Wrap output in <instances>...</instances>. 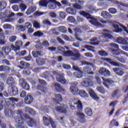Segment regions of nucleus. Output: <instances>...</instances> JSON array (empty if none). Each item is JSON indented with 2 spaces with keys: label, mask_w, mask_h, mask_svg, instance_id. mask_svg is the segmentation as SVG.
Returning a JSON list of instances; mask_svg holds the SVG:
<instances>
[{
  "label": "nucleus",
  "mask_w": 128,
  "mask_h": 128,
  "mask_svg": "<svg viewBox=\"0 0 128 128\" xmlns=\"http://www.w3.org/2000/svg\"><path fill=\"white\" fill-rule=\"evenodd\" d=\"M14 112L10 109L6 108L5 110V114L8 116H14Z\"/></svg>",
  "instance_id": "nucleus-30"
},
{
  "label": "nucleus",
  "mask_w": 128,
  "mask_h": 128,
  "mask_svg": "<svg viewBox=\"0 0 128 128\" xmlns=\"http://www.w3.org/2000/svg\"><path fill=\"white\" fill-rule=\"evenodd\" d=\"M36 62L37 64L40 66H42V64H46V60H44V59L38 58L36 60Z\"/></svg>",
  "instance_id": "nucleus-34"
},
{
  "label": "nucleus",
  "mask_w": 128,
  "mask_h": 128,
  "mask_svg": "<svg viewBox=\"0 0 128 128\" xmlns=\"http://www.w3.org/2000/svg\"><path fill=\"white\" fill-rule=\"evenodd\" d=\"M80 14L81 16H84V18H87V20H90V16H92L90 14H88V13L84 11H82L80 12Z\"/></svg>",
  "instance_id": "nucleus-31"
},
{
  "label": "nucleus",
  "mask_w": 128,
  "mask_h": 128,
  "mask_svg": "<svg viewBox=\"0 0 128 128\" xmlns=\"http://www.w3.org/2000/svg\"><path fill=\"white\" fill-rule=\"evenodd\" d=\"M67 20L68 22H74L76 19L72 16H69L67 18Z\"/></svg>",
  "instance_id": "nucleus-55"
},
{
  "label": "nucleus",
  "mask_w": 128,
  "mask_h": 128,
  "mask_svg": "<svg viewBox=\"0 0 128 128\" xmlns=\"http://www.w3.org/2000/svg\"><path fill=\"white\" fill-rule=\"evenodd\" d=\"M0 100H0V110H1L3 108L2 102H4V98L2 97V93H0Z\"/></svg>",
  "instance_id": "nucleus-48"
},
{
  "label": "nucleus",
  "mask_w": 128,
  "mask_h": 128,
  "mask_svg": "<svg viewBox=\"0 0 128 128\" xmlns=\"http://www.w3.org/2000/svg\"><path fill=\"white\" fill-rule=\"evenodd\" d=\"M103 60L108 62L111 66H120V63L114 62L110 58H104Z\"/></svg>",
  "instance_id": "nucleus-15"
},
{
  "label": "nucleus",
  "mask_w": 128,
  "mask_h": 128,
  "mask_svg": "<svg viewBox=\"0 0 128 128\" xmlns=\"http://www.w3.org/2000/svg\"><path fill=\"white\" fill-rule=\"evenodd\" d=\"M72 2H76V4H84L86 1L84 0H72Z\"/></svg>",
  "instance_id": "nucleus-47"
},
{
  "label": "nucleus",
  "mask_w": 128,
  "mask_h": 128,
  "mask_svg": "<svg viewBox=\"0 0 128 128\" xmlns=\"http://www.w3.org/2000/svg\"><path fill=\"white\" fill-rule=\"evenodd\" d=\"M32 54L34 56V58H38V56H40V52H32Z\"/></svg>",
  "instance_id": "nucleus-63"
},
{
  "label": "nucleus",
  "mask_w": 128,
  "mask_h": 128,
  "mask_svg": "<svg viewBox=\"0 0 128 128\" xmlns=\"http://www.w3.org/2000/svg\"><path fill=\"white\" fill-rule=\"evenodd\" d=\"M15 46L17 48H20L22 46V40H18L15 42Z\"/></svg>",
  "instance_id": "nucleus-53"
},
{
  "label": "nucleus",
  "mask_w": 128,
  "mask_h": 128,
  "mask_svg": "<svg viewBox=\"0 0 128 128\" xmlns=\"http://www.w3.org/2000/svg\"><path fill=\"white\" fill-rule=\"evenodd\" d=\"M74 30L76 32V34H74V36L76 40H79V42H82V40L78 38V34H80L82 32V30H80V28H76L74 29Z\"/></svg>",
  "instance_id": "nucleus-20"
},
{
  "label": "nucleus",
  "mask_w": 128,
  "mask_h": 128,
  "mask_svg": "<svg viewBox=\"0 0 128 128\" xmlns=\"http://www.w3.org/2000/svg\"><path fill=\"white\" fill-rule=\"evenodd\" d=\"M115 58L117 60L120 62H122V64H125L126 62L127 59L126 58L125 56H116Z\"/></svg>",
  "instance_id": "nucleus-27"
},
{
  "label": "nucleus",
  "mask_w": 128,
  "mask_h": 128,
  "mask_svg": "<svg viewBox=\"0 0 128 128\" xmlns=\"http://www.w3.org/2000/svg\"><path fill=\"white\" fill-rule=\"evenodd\" d=\"M8 92L10 96H16V94H18V88H16V86H9Z\"/></svg>",
  "instance_id": "nucleus-7"
},
{
  "label": "nucleus",
  "mask_w": 128,
  "mask_h": 128,
  "mask_svg": "<svg viewBox=\"0 0 128 128\" xmlns=\"http://www.w3.org/2000/svg\"><path fill=\"white\" fill-rule=\"evenodd\" d=\"M74 56V52L72 50H68L64 52V56Z\"/></svg>",
  "instance_id": "nucleus-40"
},
{
  "label": "nucleus",
  "mask_w": 128,
  "mask_h": 128,
  "mask_svg": "<svg viewBox=\"0 0 128 128\" xmlns=\"http://www.w3.org/2000/svg\"><path fill=\"white\" fill-rule=\"evenodd\" d=\"M56 80L64 84V76L58 75L56 76Z\"/></svg>",
  "instance_id": "nucleus-29"
},
{
  "label": "nucleus",
  "mask_w": 128,
  "mask_h": 128,
  "mask_svg": "<svg viewBox=\"0 0 128 128\" xmlns=\"http://www.w3.org/2000/svg\"><path fill=\"white\" fill-rule=\"evenodd\" d=\"M36 10V7L33 6H30L29 8H28L26 12V14H28V16H30V14H32L34 12H35V10Z\"/></svg>",
  "instance_id": "nucleus-23"
},
{
  "label": "nucleus",
  "mask_w": 128,
  "mask_h": 128,
  "mask_svg": "<svg viewBox=\"0 0 128 128\" xmlns=\"http://www.w3.org/2000/svg\"><path fill=\"white\" fill-rule=\"evenodd\" d=\"M120 89H116L114 90L111 94L112 98H116V96H118V94H120Z\"/></svg>",
  "instance_id": "nucleus-37"
},
{
  "label": "nucleus",
  "mask_w": 128,
  "mask_h": 128,
  "mask_svg": "<svg viewBox=\"0 0 128 128\" xmlns=\"http://www.w3.org/2000/svg\"><path fill=\"white\" fill-rule=\"evenodd\" d=\"M78 82H74L70 87V92H72L73 94H76V96L78 94V92H80V90L78 88Z\"/></svg>",
  "instance_id": "nucleus-5"
},
{
  "label": "nucleus",
  "mask_w": 128,
  "mask_h": 128,
  "mask_svg": "<svg viewBox=\"0 0 128 128\" xmlns=\"http://www.w3.org/2000/svg\"><path fill=\"white\" fill-rule=\"evenodd\" d=\"M6 8V2L4 1L0 2V8L1 10H4Z\"/></svg>",
  "instance_id": "nucleus-45"
},
{
  "label": "nucleus",
  "mask_w": 128,
  "mask_h": 128,
  "mask_svg": "<svg viewBox=\"0 0 128 128\" xmlns=\"http://www.w3.org/2000/svg\"><path fill=\"white\" fill-rule=\"evenodd\" d=\"M102 80H103L104 86L108 89L110 88V86H112L114 84V81L110 78H102Z\"/></svg>",
  "instance_id": "nucleus-6"
},
{
  "label": "nucleus",
  "mask_w": 128,
  "mask_h": 128,
  "mask_svg": "<svg viewBox=\"0 0 128 128\" xmlns=\"http://www.w3.org/2000/svg\"><path fill=\"white\" fill-rule=\"evenodd\" d=\"M54 86L57 90L58 92H62V86H60V84L56 83Z\"/></svg>",
  "instance_id": "nucleus-62"
},
{
  "label": "nucleus",
  "mask_w": 128,
  "mask_h": 128,
  "mask_svg": "<svg viewBox=\"0 0 128 128\" xmlns=\"http://www.w3.org/2000/svg\"><path fill=\"white\" fill-rule=\"evenodd\" d=\"M33 36H39V37L43 36L44 33L40 31H37V32H34V34H33Z\"/></svg>",
  "instance_id": "nucleus-46"
},
{
  "label": "nucleus",
  "mask_w": 128,
  "mask_h": 128,
  "mask_svg": "<svg viewBox=\"0 0 128 128\" xmlns=\"http://www.w3.org/2000/svg\"><path fill=\"white\" fill-rule=\"evenodd\" d=\"M118 100H115V101L112 102L110 104L109 106H112L114 107V106H116L118 104Z\"/></svg>",
  "instance_id": "nucleus-59"
},
{
  "label": "nucleus",
  "mask_w": 128,
  "mask_h": 128,
  "mask_svg": "<svg viewBox=\"0 0 128 128\" xmlns=\"http://www.w3.org/2000/svg\"><path fill=\"white\" fill-rule=\"evenodd\" d=\"M78 94H80L81 98H88V93H86V92L84 90H79Z\"/></svg>",
  "instance_id": "nucleus-25"
},
{
  "label": "nucleus",
  "mask_w": 128,
  "mask_h": 128,
  "mask_svg": "<svg viewBox=\"0 0 128 128\" xmlns=\"http://www.w3.org/2000/svg\"><path fill=\"white\" fill-rule=\"evenodd\" d=\"M19 8L21 10V12H24L26 10V5L22 3L20 4Z\"/></svg>",
  "instance_id": "nucleus-44"
},
{
  "label": "nucleus",
  "mask_w": 128,
  "mask_h": 128,
  "mask_svg": "<svg viewBox=\"0 0 128 128\" xmlns=\"http://www.w3.org/2000/svg\"><path fill=\"white\" fill-rule=\"evenodd\" d=\"M16 40V36H12L9 38V42H14Z\"/></svg>",
  "instance_id": "nucleus-50"
},
{
  "label": "nucleus",
  "mask_w": 128,
  "mask_h": 128,
  "mask_svg": "<svg viewBox=\"0 0 128 128\" xmlns=\"http://www.w3.org/2000/svg\"><path fill=\"white\" fill-rule=\"evenodd\" d=\"M122 50H112V53L114 56H120V54H124V52Z\"/></svg>",
  "instance_id": "nucleus-26"
},
{
  "label": "nucleus",
  "mask_w": 128,
  "mask_h": 128,
  "mask_svg": "<svg viewBox=\"0 0 128 128\" xmlns=\"http://www.w3.org/2000/svg\"><path fill=\"white\" fill-rule=\"evenodd\" d=\"M85 114L88 116H92V110L90 108H87L85 109Z\"/></svg>",
  "instance_id": "nucleus-33"
},
{
  "label": "nucleus",
  "mask_w": 128,
  "mask_h": 128,
  "mask_svg": "<svg viewBox=\"0 0 128 128\" xmlns=\"http://www.w3.org/2000/svg\"><path fill=\"white\" fill-rule=\"evenodd\" d=\"M82 84L86 88H88V86H92V82L90 79L86 78L83 80Z\"/></svg>",
  "instance_id": "nucleus-17"
},
{
  "label": "nucleus",
  "mask_w": 128,
  "mask_h": 128,
  "mask_svg": "<svg viewBox=\"0 0 128 128\" xmlns=\"http://www.w3.org/2000/svg\"><path fill=\"white\" fill-rule=\"evenodd\" d=\"M42 46H46V48H48V46H50V44H48V41H44L42 46H40V43L37 42L36 44V48H38V50H40L41 48H42Z\"/></svg>",
  "instance_id": "nucleus-19"
},
{
  "label": "nucleus",
  "mask_w": 128,
  "mask_h": 128,
  "mask_svg": "<svg viewBox=\"0 0 128 128\" xmlns=\"http://www.w3.org/2000/svg\"><path fill=\"white\" fill-rule=\"evenodd\" d=\"M74 114L76 116H77V118H78L79 120L81 122H86V115H84V114L75 111Z\"/></svg>",
  "instance_id": "nucleus-8"
},
{
  "label": "nucleus",
  "mask_w": 128,
  "mask_h": 128,
  "mask_svg": "<svg viewBox=\"0 0 128 128\" xmlns=\"http://www.w3.org/2000/svg\"><path fill=\"white\" fill-rule=\"evenodd\" d=\"M108 12L112 14H116L117 10L116 8H111L108 9Z\"/></svg>",
  "instance_id": "nucleus-49"
},
{
  "label": "nucleus",
  "mask_w": 128,
  "mask_h": 128,
  "mask_svg": "<svg viewBox=\"0 0 128 128\" xmlns=\"http://www.w3.org/2000/svg\"><path fill=\"white\" fill-rule=\"evenodd\" d=\"M90 20L89 22L90 24L94 26H96L97 28H100V26H102V24L99 22L98 20L94 17H92L91 15L90 18H89Z\"/></svg>",
  "instance_id": "nucleus-10"
},
{
  "label": "nucleus",
  "mask_w": 128,
  "mask_h": 128,
  "mask_svg": "<svg viewBox=\"0 0 128 128\" xmlns=\"http://www.w3.org/2000/svg\"><path fill=\"white\" fill-rule=\"evenodd\" d=\"M12 28V26L10 24H4L3 26L4 30H11Z\"/></svg>",
  "instance_id": "nucleus-54"
},
{
  "label": "nucleus",
  "mask_w": 128,
  "mask_h": 128,
  "mask_svg": "<svg viewBox=\"0 0 128 128\" xmlns=\"http://www.w3.org/2000/svg\"><path fill=\"white\" fill-rule=\"evenodd\" d=\"M72 104H76V108L78 110L82 112V103L80 100H78L77 102H76V98H74V100H72Z\"/></svg>",
  "instance_id": "nucleus-14"
},
{
  "label": "nucleus",
  "mask_w": 128,
  "mask_h": 128,
  "mask_svg": "<svg viewBox=\"0 0 128 128\" xmlns=\"http://www.w3.org/2000/svg\"><path fill=\"white\" fill-rule=\"evenodd\" d=\"M112 26L115 28V32H122V29L120 28V26L118 24H112Z\"/></svg>",
  "instance_id": "nucleus-28"
},
{
  "label": "nucleus",
  "mask_w": 128,
  "mask_h": 128,
  "mask_svg": "<svg viewBox=\"0 0 128 128\" xmlns=\"http://www.w3.org/2000/svg\"><path fill=\"white\" fill-rule=\"evenodd\" d=\"M99 73L104 76H110V72L106 68H101L99 70Z\"/></svg>",
  "instance_id": "nucleus-13"
},
{
  "label": "nucleus",
  "mask_w": 128,
  "mask_h": 128,
  "mask_svg": "<svg viewBox=\"0 0 128 128\" xmlns=\"http://www.w3.org/2000/svg\"><path fill=\"white\" fill-rule=\"evenodd\" d=\"M113 72L118 76H122L124 74V70L122 68H113Z\"/></svg>",
  "instance_id": "nucleus-12"
},
{
  "label": "nucleus",
  "mask_w": 128,
  "mask_h": 128,
  "mask_svg": "<svg viewBox=\"0 0 128 128\" xmlns=\"http://www.w3.org/2000/svg\"><path fill=\"white\" fill-rule=\"evenodd\" d=\"M16 54H18L20 56H24L26 54V50L21 51L18 52V53H16Z\"/></svg>",
  "instance_id": "nucleus-52"
},
{
  "label": "nucleus",
  "mask_w": 128,
  "mask_h": 128,
  "mask_svg": "<svg viewBox=\"0 0 128 128\" xmlns=\"http://www.w3.org/2000/svg\"><path fill=\"white\" fill-rule=\"evenodd\" d=\"M20 84L23 90H30V85L28 84L26 81L24 79L20 80Z\"/></svg>",
  "instance_id": "nucleus-9"
},
{
  "label": "nucleus",
  "mask_w": 128,
  "mask_h": 128,
  "mask_svg": "<svg viewBox=\"0 0 128 128\" xmlns=\"http://www.w3.org/2000/svg\"><path fill=\"white\" fill-rule=\"evenodd\" d=\"M55 96L56 98V100H57L58 102H62V96L61 94H56Z\"/></svg>",
  "instance_id": "nucleus-57"
},
{
  "label": "nucleus",
  "mask_w": 128,
  "mask_h": 128,
  "mask_svg": "<svg viewBox=\"0 0 128 128\" xmlns=\"http://www.w3.org/2000/svg\"><path fill=\"white\" fill-rule=\"evenodd\" d=\"M48 2H52L53 4H56L59 8L62 6V4L56 2V0H41L40 2V4L42 6H46L48 4Z\"/></svg>",
  "instance_id": "nucleus-4"
},
{
  "label": "nucleus",
  "mask_w": 128,
  "mask_h": 128,
  "mask_svg": "<svg viewBox=\"0 0 128 128\" xmlns=\"http://www.w3.org/2000/svg\"><path fill=\"white\" fill-rule=\"evenodd\" d=\"M72 6L74 8H76V10H82V6L78 4H74Z\"/></svg>",
  "instance_id": "nucleus-51"
},
{
  "label": "nucleus",
  "mask_w": 128,
  "mask_h": 128,
  "mask_svg": "<svg viewBox=\"0 0 128 128\" xmlns=\"http://www.w3.org/2000/svg\"><path fill=\"white\" fill-rule=\"evenodd\" d=\"M16 30L18 32H24L26 28L22 25H17L16 27Z\"/></svg>",
  "instance_id": "nucleus-32"
},
{
  "label": "nucleus",
  "mask_w": 128,
  "mask_h": 128,
  "mask_svg": "<svg viewBox=\"0 0 128 128\" xmlns=\"http://www.w3.org/2000/svg\"><path fill=\"white\" fill-rule=\"evenodd\" d=\"M96 90H98V92H100V94H106V90L102 86H98L96 88Z\"/></svg>",
  "instance_id": "nucleus-35"
},
{
  "label": "nucleus",
  "mask_w": 128,
  "mask_h": 128,
  "mask_svg": "<svg viewBox=\"0 0 128 128\" xmlns=\"http://www.w3.org/2000/svg\"><path fill=\"white\" fill-rule=\"evenodd\" d=\"M116 42L119 44H122L123 46H128V40L122 37L117 38Z\"/></svg>",
  "instance_id": "nucleus-18"
},
{
  "label": "nucleus",
  "mask_w": 128,
  "mask_h": 128,
  "mask_svg": "<svg viewBox=\"0 0 128 128\" xmlns=\"http://www.w3.org/2000/svg\"><path fill=\"white\" fill-rule=\"evenodd\" d=\"M18 116L14 118L15 122L16 123V128H24V122L26 121L28 126H36V122L32 118H28L24 115H22V111L18 110L16 112Z\"/></svg>",
  "instance_id": "nucleus-1"
},
{
  "label": "nucleus",
  "mask_w": 128,
  "mask_h": 128,
  "mask_svg": "<svg viewBox=\"0 0 128 128\" xmlns=\"http://www.w3.org/2000/svg\"><path fill=\"white\" fill-rule=\"evenodd\" d=\"M12 8L14 12H18V10H20L18 9V5L12 6Z\"/></svg>",
  "instance_id": "nucleus-64"
},
{
  "label": "nucleus",
  "mask_w": 128,
  "mask_h": 128,
  "mask_svg": "<svg viewBox=\"0 0 128 128\" xmlns=\"http://www.w3.org/2000/svg\"><path fill=\"white\" fill-rule=\"evenodd\" d=\"M101 16L104 18H112V15L110 12L106 11H102L101 13Z\"/></svg>",
  "instance_id": "nucleus-22"
},
{
  "label": "nucleus",
  "mask_w": 128,
  "mask_h": 128,
  "mask_svg": "<svg viewBox=\"0 0 128 128\" xmlns=\"http://www.w3.org/2000/svg\"><path fill=\"white\" fill-rule=\"evenodd\" d=\"M33 26L35 28H40V24L38 22V21L34 20L32 22Z\"/></svg>",
  "instance_id": "nucleus-43"
},
{
  "label": "nucleus",
  "mask_w": 128,
  "mask_h": 128,
  "mask_svg": "<svg viewBox=\"0 0 128 128\" xmlns=\"http://www.w3.org/2000/svg\"><path fill=\"white\" fill-rule=\"evenodd\" d=\"M23 74H27V75L30 74V69H28V68L26 67V68H25V69L23 71Z\"/></svg>",
  "instance_id": "nucleus-61"
},
{
  "label": "nucleus",
  "mask_w": 128,
  "mask_h": 128,
  "mask_svg": "<svg viewBox=\"0 0 128 128\" xmlns=\"http://www.w3.org/2000/svg\"><path fill=\"white\" fill-rule=\"evenodd\" d=\"M55 110H56V112H64V107L58 106L56 108Z\"/></svg>",
  "instance_id": "nucleus-56"
},
{
  "label": "nucleus",
  "mask_w": 128,
  "mask_h": 128,
  "mask_svg": "<svg viewBox=\"0 0 128 128\" xmlns=\"http://www.w3.org/2000/svg\"><path fill=\"white\" fill-rule=\"evenodd\" d=\"M20 64L22 66H26V68H29V66H30L29 64H28V63L24 62V61L20 62Z\"/></svg>",
  "instance_id": "nucleus-60"
},
{
  "label": "nucleus",
  "mask_w": 128,
  "mask_h": 128,
  "mask_svg": "<svg viewBox=\"0 0 128 128\" xmlns=\"http://www.w3.org/2000/svg\"><path fill=\"white\" fill-rule=\"evenodd\" d=\"M99 38L101 42H108L110 41V40L114 38V36L110 34H104L102 36H100L99 37Z\"/></svg>",
  "instance_id": "nucleus-3"
},
{
  "label": "nucleus",
  "mask_w": 128,
  "mask_h": 128,
  "mask_svg": "<svg viewBox=\"0 0 128 128\" xmlns=\"http://www.w3.org/2000/svg\"><path fill=\"white\" fill-rule=\"evenodd\" d=\"M44 14H46V12L37 11L34 14V15L35 16H44Z\"/></svg>",
  "instance_id": "nucleus-58"
},
{
  "label": "nucleus",
  "mask_w": 128,
  "mask_h": 128,
  "mask_svg": "<svg viewBox=\"0 0 128 128\" xmlns=\"http://www.w3.org/2000/svg\"><path fill=\"white\" fill-rule=\"evenodd\" d=\"M43 122L44 126H49V128H50L51 126H52V128H56V124H54V122L52 119L50 117L48 118L46 116H44Z\"/></svg>",
  "instance_id": "nucleus-2"
},
{
  "label": "nucleus",
  "mask_w": 128,
  "mask_h": 128,
  "mask_svg": "<svg viewBox=\"0 0 128 128\" xmlns=\"http://www.w3.org/2000/svg\"><path fill=\"white\" fill-rule=\"evenodd\" d=\"M66 12H68V14H76V10L74 8H66Z\"/></svg>",
  "instance_id": "nucleus-24"
},
{
  "label": "nucleus",
  "mask_w": 128,
  "mask_h": 128,
  "mask_svg": "<svg viewBox=\"0 0 128 128\" xmlns=\"http://www.w3.org/2000/svg\"><path fill=\"white\" fill-rule=\"evenodd\" d=\"M32 100H34V98L30 94H28L24 98L25 103L27 104H30L32 102Z\"/></svg>",
  "instance_id": "nucleus-21"
},
{
  "label": "nucleus",
  "mask_w": 128,
  "mask_h": 128,
  "mask_svg": "<svg viewBox=\"0 0 128 128\" xmlns=\"http://www.w3.org/2000/svg\"><path fill=\"white\" fill-rule=\"evenodd\" d=\"M6 84L12 86V84H14V79L12 78H8L6 81Z\"/></svg>",
  "instance_id": "nucleus-39"
},
{
  "label": "nucleus",
  "mask_w": 128,
  "mask_h": 128,
  "mask_svg": "<svg viewBox=\"0 0 128 128\" xmlns=\"http://www.w3.org/2000/svg\"><path fill=\"white\" fill-rule=\"evenodd\" d=\"M83 74L84 72H82V71L79 70L75 73V76H76V78H82Z\"/></svg>",
  "instance_id": "nucleus-38"
},
{
  "label": "nucleus",
  "mask_w": 128,
  "mask_h": 128,
  "mask_svg": "<svg viewBox=\"0 0 128 128\" xmlns=\"http://www.w3.org/2000/svg\"><path fill=\"white\" fill-rule=\"evenodd\" d=\"M26 110L27 112H29L30 114H32V116H34L36 114V112L30 108L26 107Z\"/></svg>",
  "instance_id": "nucleus-36"
},
{
  "label": "nucleus",
  "mask_w": 128,
  "mask_h": 128,
  "mask_svg": "<svg viewBox=\"0 0 128 128\" xmlns=\"http://www.w3.org/2000/svg\"><path fill=\"white\" fill-rule=\"evenodd\" d=\"M98 54L100 56H108V52H106L104 50H99L98 51Z\"/></svg>",
  "instance_id": "nucleus-41"
},
{
  "label": "nucleus",
  "mask_w": 128,
  "mask_h": 128,
  "mask_svg": "<svg viewBox=\"0 0 128 128\" xmlns=\"http://www.w3.org/2000/svg\"><path fill=\"white\" fill-rule=\"evenodd\" d=\"M88 94L91 98L94 100H100V97L98 96L92 90V89H88Z\"/></svg>",
  "instance_id": "nucleus-16"
},
{
  "label": "nucleus",
  "mask_w": 128,
  "mask_h": 128,
  "mask_svg": "<svg viewBox=\"0 0 128 128\" xmlns=\"http://www.w3.org/2000/svg\"><path fill=\"white\" fill-rule=\"evenodd\" d=\"M2 50L6 54H8L10 52V48L8 46H4L2 48Z\"/></svg>",
  "instance_id": "nucleus-42"
},
{
  "label": "nucleus",
  "mask_w": 128,
  "mask_h": 128,
  "mask_svg": "<svg viewBox=\"0 0 128 128\" xmlns=\"http://www.w3.org/2000/svg\"><path fill=\"white\" fill-rule=\"evenodd\" d=\"M14 14L6 10L5 14L0 12V18H10V16H14Z\"/></svg>",
  "instance_id": "nucleus-11"
}]
</instances>
